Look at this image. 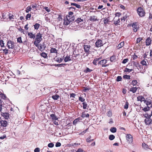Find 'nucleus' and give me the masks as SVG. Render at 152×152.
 <instances>
[{"label":"nucleus","mask_w":152,"mask_h":152,"mask_svg":"<svg viewBox=\"0 0 152 152\" xmlns=\"http://www.w3.org/2000/svg\"><path fill=\"white\" fill-rule=\"evenodd\" d=\"M42 34L40 33V32L37 33L36 35L35 40L34 42L33 43L38 48H39V44L42 40Z\"/></svg>","instance_id":"1"},{"label":"nucleus","mask_w":152,"mask_h":152,"mask_svg":"<svg viewBox=\"0 0 152 152\" xmlns=\"http://www.w3.org/2000/svg\"><path fill=\"white\" fill-rule=\"evenodd\" d=\"M137 12L138 15L140 17H143L145 16L146 13L145 10L143 7H138L137 10Z\"/></svg>","instance_id":"2"},{"label":"nucleus","mask_w":152,"mask_h":152,"mask_svg":"<svg viewBox=\"0 0 152 152\" xmlns=\"http://www.w3.org/2000/svg\"><path fill=\"white\" fill-rule=\"evenodd\" d=\"M129 25L132 26L133 31L134 32H137L139 28V26L137 22L133 23L130 25L129 24Z\"/></svg>","instance_id":"3"},{"label":"nucleus","mask_w":152,"mask_h":152,"mask_svg":"<svg viewBox=\"0 0 152 152\" xmlns=\"http://www.w3.org/2000/svg\"><path fill=\"white\" fill-rule=\"evenodd\" d=\"M14 17V15L10 13H9L8 14L6 13L3 14L2 15V17L3 18L7 19L8 18L10 20L13 19Z\"/></svg>","instance_id":"4"},{"label":"nucleus","mask_w":152,"mask_h":152,"mask_svg":"<svg viewBox=\"0 0 152 152\" xmlns=\"http://www.w3.org/2000/svg\"><path fill=\"white\" fill-rule=\"evenodd\" d=\"M7 45L9 49H13L14 48L15 46L14 42L11 40L8 41Z\"/></svg>","instance_id":"5"},{"label":"nucleus","mask_w":152,"mask_h":152,"mask_svg":"<svg viewBox=\"0 0 152 152\" xmlns=\"http://www.w3.org/2000/svg\"><path fill=\"white\" fill-rule=\"evenodd\" d=\"M95 46L96 47L99 48L103 45L102 40L100 39H98L95 43Z\"/></svg>","instance_id":"6"},{"label":"nucleus","mask_w":152,"mask_h":152,"mask_svg":"<svg viewBox=\"0 0 152 152\" xmlns=\"http://www.w3.org/2000/svg\"><path fill=\"white\" fill-rule=\"evenodd\" d=\"M107 61L106 59H104L98 62V64L101 65L102 67H106L108 66V64H106Z\"/></svg>","instance_id":"7"},{"label":"nucleus","mask_w":152,"mask_h":152,"mask_svg":"<svg viewBox=\"0 0 152 152\" xmlns=\"http://www.w3.org/2000/svg\"><path fill=\"white\" fill-rule=\"evenodd\" d=\"M1 128V127H6L8 125V123L7 121L1 120H0Z\"/></svg>","instance_id":"8"},{"label":"nucleus","mask_w":152,"mask_h":152,"mask_svg":"<svg viewBox=\"0 0 152 152\" xmlns=\"http://www.w3.org/2000/svg\"><path fill=\"white\" fill-rule=\"evenodd\" d=\"M127 140L129 143L132 142L133 141V137L130 134H127L126 135Z\"/></svg>","instance_id":"9"},{"label":"nucleus","mask_w":152,"mask_h":152,"mask_svg":"<svg viewBox=\"0 0 152 152\" xmlns=\"http://www.w3.org/2000/svg\"><path fill=\"white\" fill-rule=\"evenodd\" d=\"M146 125H149L151 124V119L150 118V117L146 118L144 121Z\"/></svg>","instance_id":"10"},{"label":"nucleus","mask_w":152,"mask_h":152,"mask_svg":"<svg viewBox=\"0 0 152 152\" xmlns=\"http://www.w3.org/2000/svg\"><path fill=\"white\" fill-rule=\"evenodd\" d=\"M90 46L88 45H83V48L85 52H88L90 53L89 50Z\"/></svg>","instance_id":"11"},{"label":"nucleus","mask_w":152,"mask_h":152,"mask_svg":"<svg viewBox=\"0 0 152 152\" xmlns=\"http://www.w3.org/2000/svg\"><path fill=\"white\" fill-rule=\"evenodd\" d=\"M152 40L151 38L150 37H148L146 39L145 41V45L146 46H149L151 43Z\"/></svg>","instance_id":"12"},{"label":"nucleus","mask_w":152,"mask_h":152,"mask_svg":"<svg viewBox=\"0 0 152 152\" xmlns=\"http://www.w3.org/2000/svg\"><path fill=\"white\" fill-rule=\"evenodd\" d=\"M46 48V45L43 43L42 45L41 44L39 45V48H39L40 51H42L44 50Z\"/></svg>","instance_id":"13"},{"label":"nucleus","mask_w":152,"mask_h":152,"mask_svg":"<svg viewBox=\"0 0 152 152\" xmlns=\"http://www.w3.org/2000/svg\"><path fill=\"white\" fill-rule=\"evenodd\" d=\"M152 103V100L149 99H147L146 98V99H145L144 101V103L147 106L151 104Z\"/></svg>","instance_id":"14"},{"label":"nucleus","mask_w":152,"mask_h":152,"mask_svg":"<svg viewBox=\"0 0 152 152\" xmlns=\"http://www.w3.org/2000/svg\"><path fill=\"white\" fill-rule=\"evenodd\" d=\"M28 35L31 39H34L35 38L36 36L35 34H33L32 32H28Z\"/></svg>","instance_id":"15"},{"label":"nucleus","mask_w":152,"mask_h":152,"mask_svg":"<svg viewBox=\"0 0 152 152\" xmlns=\"http://www.w3.org/2000/svg\"><path fill=\"white\" fill-rule=\"evenodd\" d=\"M89 20L92 22L98 21V19L95 16H90Z\"/></svg>","instance_id":"16"},{"label":"nucleus","mask_w":152,"mask_h":152,"mask_svg":"<svg viewBox=\"0 0 152 152\" xmlns=\"http://www.w3.org/2000/svg\"><path fill=\"white\" fill-rule=\"evenodd\" d=\"M1 115L6 119H8L9 118L10 114L8 113H2Z\"/></svg>","instance_id":"17"},{"label":"nucleus","mask_w":152,"mask_h":152,"mask_svg":"<svg viewBox=\"0 0 152 152\" xmlns=\"http://www.w3.org/2000/svg\"><path fill=\"white\" fill-rule=\"evenodd\" d=\"M101 57L95 58L93 62V64L94 65H97V62H98L99 60H100L101 59Z\"/></svg>","instance_id":"18"},{"label":"nucleus","mask_w":152,"mask_h":152,"mask_svg":"<svg viewBox=\"0 0 152 152\" xmlns=\"http://www.w3.org/2000/svg\"><path fill=\"white\" fill-rule=\"evenodd\" d=\"M67 19H69L70 21H73L75 20V18L73 16H70L69 15H67L66 16Z\"/></svg>","instance_id":"19"},{"label":"nucleus","mask_w":152,"mask_h":152,"mask_svg":"<svg viewBox=\"0 0 152 152\" xmlns=\"http://www.w3.org/2000/svg\"><path fill=\"white\" fill-rule=\"evenodd\" d=\"M110 60L112 62H115L116 61V56L115 55H113L110 57Z\"/></svg>","instance_id":"20"},{"label":"nucleus","mask_w":152,"mask_h":152,"mask_svg":"<svg viewBox=\"0 0 152 152\" xmlns=\"http://www.w3.org/2000/svg\"><path fill=\"white\" fill-rule=\"evenodd\" d=\"M137 100L138 101H140L141 102L145 100V99L143 96H139L137 97Z\"/></svg>","instance_id":"21"},{"label":"nucleus","mask_w":152,"mask_h":152,"mask_svg":"<svg viewBox=\"0 0 152 152\" xmlns=\"http://www.w3.org/2000/svg\"><path fill=\"white\" fill-rule=\"evenodd\" d=\"M64 24L65 25H68L69 24L70 22L72 21H70L69 19H67L66 18H64Z\"/></svg>","instance_id":"22"},{"label":"nucleus","mask_w":152,"mask_h":152,"mask_svg":"<svg viewBox=\"0 0 152 152\" xmlns=\"http://www.w3.org/2000/svg\"><path fill=\"white\" fill-rule=\"evenodd\" d=\"M50 116L53 120H57L58 119L55 114H52L50 115Z\"/></svg>","instance_id":"23"},{"label":"nucleus","mask_w":152,"mask_h":152,"mask_svg":"<svg viewBox=\"0 0 152 152\" xmlns=\"http://www.w3.org/2000/svg\"><path fill=\"white\" fill-rule=\"evenodd\" d=\"M89 115L88 113L86 114L85 112H83L82 114L81 117L84 118L85 117L89 118Z\"/></svg>","instance_id":"24"},{"label":"nucleus","mask_w":152,"mask_h":152,"mask_svg":"<svg viewBox=\"0 0 152 152\" xmlns=\"http://www.w3.org/2000/svg\"><path fill=\"white\" fill-rule=\"evenodd\" d=\"M138 89V88L137 87H132L130 88V91H132L133 93H135Z\"/></svg>","instance_id":"25"},{"label":"nucleus","mask_w":152,"mask_h":152,"mask_svg":"<svg viewBox=\"0 0 152 152\" xmlns=\"http://www.w3.org/2000/svg\"><path fill=\"white\" fill-rule=\"evenodd\" d=\"M50 53H57L58 52L57 50L55 48H51L50 50Z\"/></svg>","instance_id":"26"},{"label":"nucleus","mask_w":152,"mask_h":152,"mask_svg":"<svg viewBox=\"0 0 152 152\" xmlns=\"http://www.w3.org/2000/svg\"><path fill=\"white\" fill-rule=\"evenodd\" d=\"M60 96L56 94L55 95H53L52 96V98L54 100H57L58 99Z\"/></svg>","instance_id":"27"},{"label":"nucleus","mask_w":152,"mask_h":152,"mask_svg":"<svg viewBox=\"0 0 152 152\" xmlns=\"http://www.w3.org/2000/svg\"><path fill=\"white\" fill-rule=\"evenodd\" d=\"M113 21L114 24L117 25L120 22V19L118 18L117 20H115V18L113 19Z\"/></svg>","instance_id":"28"},{"label":"nucleus","mask_w":152,"mask_h":152,"mask_svg":"<svg viewBox=\"0 0 152 152\" xmlns=\"http://www.w3.org/2000/svg\"><path fill=\"white\" fill-rule=\"evenodd\" d=\"M142 146L143 148L145 149L149 148V146L144 142L142 143Z\"/></svg>","instance_id":"29"},{"label":"nucleus","mask_w":152,"mask_h":152,"mask_svg":"<svg viewBox=\"0 0 152 152\" xmlns=\"http://www.w3.org/2000/svg\"><path fill=\"white\" fill-rule=\"evenodd\" d=\"M147 59H143L141 61L140 63L143 66H146L147 65Z\"/></svg>","instance_id":"30"},{"label":"nucleus","mask_w":152,"mask_h":152,"mask_svg":"<svg viewBox=\"0 0 152 152\" xmlns=\"http://www.w3.org/2000/svg\"><path fill=\"white\" fill-rule=\"evenodd\" d=\"M0 97H1L2 99H6V96L4 94H3L0 91Z\"/></svg>","instance_id":"31"},{"label":"nucleus","mask_w":152,"mask_h":152,"mask_svg":"<svg viewBox=\"0 0 152 152\" xmlns=\"http://www.w3.org/2000/svg\"><path fill=\"white\" fill-rule=\"evenodd\" d=\"M64 56L62 58H57L56 59V61L59 63L61 62L64 59Z\"/></svg>","instance_id":"32"},{"label":"nucleus","mask_w":152,"mask_h":152,"mask_svg":"<svg viewBox=\"0 0 152 152\" xmlns=\"http://www.w3.org/2000/svg\"><path fill=\"white\" fill-rule=\"evenodd\" d=\"M91 136H89L86 139V141L88 142H90L91 141L94 140L93 139H91Z\"/></svg>","instance_id":"33"},{"label":"nucleus","mask_w":152,"mask_h":152,"mask_svg":"<svg viewBox=\"0 0 152 152\" xmlns=\"http://www.w3.org/2000/svg\"><path fill=\"white\" fill-rule=\"evenodd\" d=\"M40 55L44 58H46L47 57V53L43 52L40 54Z\"/></svg>","instance_id":"34"},{"label":"nucleus","mask_w":152,"mask_h":152,"mask_svg":"<svg viewBox=\"0 0 152 152\" xmlns=\"http://www.w3.org/2000/svg\"><path fill=\"white\" fill-rule=\"evenodd\" d=\"M71 60V59L70 58L69 56H68V55L67 56H66L64 59V61L65 62H67Z\"/></svg>","instance_id":"35"},{"label":"nucleus","mask_w":152,"mask_h":152,"mask_svg":"<svg viewBox=\"0 0 152 152\" xmlns=\"http://www.w3.org/2000/svg\"><path fill=\"white\" fill-rule=\"evenodd\" d=\"M71 5L74 6L78 8H81V6L80 5L75 3H71Z\"/></svg>","instance_id":"36"},{"label":"nucleus","mask_w":152,"mask_h":152,"mask_svg":"<svg viewBox=\"0 0 152 152\" xmlns=\"http://www.w3.org/2000/svg\"><path fill=\"white\" fill-rule=\"evenodd\" d=\"M124 45V42H121L117 46L118 49H120Z\"/></svg>","instance_id":"37"},{"label":"nucleus","mask_w":152,"mask_h":152,"mask_svg":"<svg viewBox=\"0 0 152 152\" xmlns=\"http://www.w3.org/2000/svg\"><path fill=\"white\" fill-rule=\"evenodd\" d=\"M34 28L35 29L37 30L39 29L40 26V25L38 23H36L34 25Z\"/></svg>","instance_id":"38"},{"label":"nucleus","mask_w":152,"mask_h":152,"mask_svg":"<svg viewBox=\"0 0 152 152\" xmlns=\"http://www.w3.org/2000/svg\"><path fill=\"white\" fill-rule=\"evenodd\" d=\"M92 71V69H90L88 68L87 67L86 69L84 70V72L85 73H87L88 72H90Z\"/></svg>","instance_id":"39"},{"label":"nucleus","mask_w":152,"mask_h":152,"mask_svg":"<svg viewBox=\"0 0 152 152\" xmlns=\"http://www.w3.org/2000/svg\"><path fill=\"white\" fill-rule=\"evenodd\" d=\"M32 9L31 7V6H28L27 7L26 9V13H28L29 11H31Z\"/></svg>","instance_id":"40"},{"label":"nucleus","mask_w":152,"mask_h":152,"mask_svg":"<svg viewBox=\"0 0 152 152\" xmlns=\"http://www.w3.org/2000/svg\"><path fill=\"white\" fill-rule=\"evenodd\" d=\"M117 129L116 128L113 127L110 129V131L113 133H115L116 132Z\"/></svg>","instance_id":"41"},{"label":"nucleus","mask_w":152,"mask_h":152,"mask_svg":"<svg viewBox=\"0 0 152 152\" xmlns=\"http://www.w3.org/2000/svg\"><path fill=\"white\" fill-rule=\"evenodd\" d=\"M133 70V69H129L128 68H126L124 70V72H132V71Z\"/></svg>","instance_id":"42"},{"label":"nucleus","mask_w":152,"mask_h":152,"mask_svg":"<svg viewBox=\"0 0 152 152\" xmlns=\"http://www.w3.org/2000/svg\"><path fill=\"white\" fill-rule=\"evenodd\" d=\"M131 83L132 85H133V86H134L137 85V84L138 83V82L137 80H132Z\"/></svg>","instance_id":"43"},{"label":"nucleus","mask_w":152,"mask_h":152,"mask_svg":"<svg viewBox=\"0 0 152 152\" xmlns=\"http://www.w3.org/2000/svg\"><path fill=\"white\" fill-rule=\"evenodd\" d=\"M123 77L124 78L126 79H130V76L129 75H124L123 76Z\"/></svg>","instance_id":"44"},{"label":"nucleus","mask_w":152,"mask_h":152,"mask_svg":"<svg viewBox=\"0 0 152 152\" xmlns=\"http://www.w3.org/2000/svg\"><path fill=\"white\" fill-rule=\"evenodd\" d=\"M82 104H83V109H86L88 106V104L86 102H83L82 103Z\"/></svg>","instance_id":"45"},{"label":"nucleus","mask_w":152,"mask_h":152,"mask_svg":"<svg viewBox=\"0 0 152 152\" xmlns=\"http://www.w3.org/2000/svg\"><path fill=\"white\" fill-rule=\"evenodd\" d=\"M142 39V37H139L137 38L136 40V43H140Z\"/></svg>","instance_id":"46"},{"label":"nucleus","mask_w":152,"mask_h":152,"mask_svg":"<svg viewBox=\"0 0 152 152\" xmlns=\"http://www.w3.org/2000/svg\"><path fill=\"white\" fill-rule=\"evenodd\" d=\"M107 115L109 117H111L112 116V111L110 110L107 113Z\"/></svg>","instance_id":"47"},{"label":"nucleus","mask_w":152,"mask_h":152,"mask_svg":"<svg viewBox=\"0 0 152 152\" xmlns=\"http://www.w3.org/2000/svg\"><path fill=\"white\" fill-rule=\"evenodd\" d=\"M115 138V137L113 135L111 134L110 135L109 138L110 140H114Z\"/></svg>","instance_id":"48"},{"label":"nucleus","mask_w":152,"mask_h":152,"mask_svg":"<svg viewBox=\"0 0 152 152\" xmlns=\"http://www.w3.org/2000/svg\"><path fill=\"white\" fill-rule=\"evenodd\" d=\"M129 103L128 102H126L125 105L124 106V108L127 109L129 107Z\"/></svg>","instance_id":"49"},{"label":"nucleus","mask_w":152,"mask_h":152,"mask_svg":"<svg viewBox=\"0 0 152 152\" xmlns=\"http://www.w3.org/2000/svg\"><path fill=\"white\" fill-rule=\"evenodd\" d=\"M31 16V15L30 14H28L26 16V20H29L30 19V17Z\"/></svg>","instance_id":"50"},{"label":"nucleus","mask_w":152,"mask_h":152,"mask_svg":"<svg viewBox=\"0 0 152 152\" xmlns=\"http://www.w3.org/2000/svg\"><path fill=\"white\" fill-rule=\"evenodd\" d=\"M122 78L121 76H118L116 78V80L118 81H120L122 80Z\"/></svg>","instance_id":"51"},{"label":"nucleus","mask_w":152,"mask_h":152,"mask_svg":"<svg viewBox=\"0 0 152 152\" xmlns=\"http://www.w3.org/2000/svg\"><path fill=\"white\" fill-rule=\"evenodd\" d=\"M0 46L1 47H4V41L2 40H0Z\"/></svg>","instance_id":"52"},{"label":"nucleus","mask_w":152,"mask_h":152,"mask_svg":"<svg viewBox=\"0 0 152 152\" xmlns=\"http://www.w3.org/2000/svg\"><path fill=\"white\" fill-rule=\"evenodd\" d=\"M58 17L57 18V20L59 21H62V18L61 15H58Z\"/></svg>","instance_id":"53"},{"label":"nucleus","mask_w":152,"mask_h":152,"mask_svg":"<svg viewBox=\"0 0 152 152\" xmlns=\"http://www.w3.org/2000/svg\"><path fill=\"white\" fill-rule=\"evenodd\" d=\"M127 18V17L126 16H124L121 18V20L122 22H124L125 20Z\"/></svg>","instance_id":"54"},{"label":"nucleus","mask_w":152,"mask_h":152,"mask_svg":"<svg viewBox=\"0 0 152 152\" xmlns=\"http://www.w3.org/2000/svg\"><path fill=\"white\" fill-rule=\"evenodd\" d=\"M79 118H77L73 122V124L74 125H75L79 121Z\"/></svg>","instance_id":"55"},{"label":"nucleus","mask_w":152,"mask_h":152,"mask_svg":"<svg viewBox=\"0 0 152 152\" xmlns=\"http://www.w3.org/2000/svg\"><path fill=\"white\" fill-rule=\"evenodd\" d=\"M17 42H18L19 43H23V42L22 41L21 37H19L17 38Z\"/></svg>","instance_id":"56"},{"label":"nucleus","mask_w":152,"mask_h":152,"mask_svg":"<svg viewBox=\"0 0 152 152\" xmlns=\"http://www.w3.org/2000/svg\"><path fill=\"white\" fill-rule=\"evenodd\" d=\"M79 100L80 101L83 102H84L85 101V99L81 96H79Z\"/></svg>","instance_id":"57"},{"label":"nucleus","mask_w":152,"mask_h":152,"mask_svg":"<svg viewBox=\"0 0 152 152\" xmlns=\"http://www.w3.org/2000/svg\"><path fill=\"white\" fill-rule=\"evenodd\" d=\"M66 65V64H55V66H58L61 67L62 65Z\"/></svg>","instance_id":"58"},{"label":"nucleus","mask_w":152,"mask_h":152,"mask_svg":"<svg viewBox=\"0 0 152 152\" xmlns=\"http://www.w3.org/2000/svg\"><path fill=\"white\" fill-rule=\"evenodd\" d=\"M129 61V59L128 58H125L124 59L122 63L123 64H125L126 63V62H128Z\"/></svg>","instance_id":"59"},{"label":"nucleus","mask_w":152,"mask_h":152,"mask_svg":"<svg viewBox=\"0 0 152 152\" xmlns=\"http://www.w3.org/2000/svg\"><path fill=\"white\" fill-rule=\"evenodd\" d=\"M3 53L5 55H7L8 53V50L6 49L3 50Z\"/></svg>","instance_id":"60"},{"label":"nucleus","mask_w":152,"mask_h":152,"mask_svg":"<svg viewBox=\"0 0 152 152\" xmlns=\"http://www.w3.org/2000/svg\"><path fill=\"white\" fill-rule=\"evenodd\" d=\"M90 89V88H89L86 87H84L83 89V91L84 92H86L87 91H88Z\"/></svg>","instance_id":"61"},{"label":"nucleus","mask_w":152,"mask_h":152,"mask_svg":"<svg viewBox=\"0 0 152 152\" xmlns=\"http://www.w3.org/2000/svg\"><path fill=\"white\" fill-rule=\"evenodd\" d=\"M150 109V107L148 106L147 107H145L143 109V110L145 111H147L149 110Z\"/></svg>","instance_id":"62"},{"label":"nucleus","mask_w":152,"mask_h":152,"mask_svg":"<svg viewBox=\"0 0 152 152\" xmlns=\"http://www.w3.org/2000/svg\"><path fill=\"white\" fill-rule=\"evenodd\" d=\"M48 146L50 148H52L54 146V144L52 143H50L48 144Z\"/></svg>","instance_id":"63"},{"label":"nucleus","mask_w":152,"mask_h":152,"mask_svg":"<svg viewBox=\"0 0 152 152\" xmlns=\"http://www.w3.org/2000/svg\"><path fill=\"white\" fill-rule=\"evenodd\" d=\"M109 21L108 20L107 18H104V23L105 24H107Z\"/></svg>","instance_id":"64"}]
</instances>
